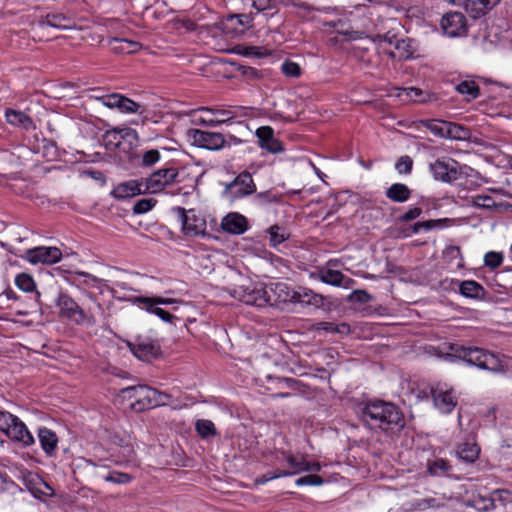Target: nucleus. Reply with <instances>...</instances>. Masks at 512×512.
Returning a JSON list of instances; mask_svg holds the SVG:
<instances>
[{
	"mask_svg": "<svg viewBox=\"0 0 512 512\" xmlns=\"http://www.w3.org/2000/svg\"><path fill=\"white\" fill-rule=\"evenodd\" d=\"M230 295L239 301L257 307L294 303L296 291L287 283L276 282L261 287L255 285H240L229 290Z\"/></svg>",
	"mask_w": 512,
	"mask_h": 512,
	"instance_id": "f257e3e1",
	"label": "nucleus"
},
{
	"mask_svg": "<svg viewBox=\"0 0 512 512\" xmlns=\"http://www.w3.org/2000/svg\"><path fill=\"white\" fill-rule=\"evenodd\" d=\"M360 413L363 421L370 428L389 430L402 429L405 426L402 411L391 402L370 401L361 408Z\"/></svg>",
	"mask_w": 512,
	"mask_h": 512,
	"instance_id": "f03ea898",
	"label": "nucleus"
},
{
	"mask_svg": "<svg viewBox=\"0 0 512 512\" xmlns=\"http://www.w3.org/2000/svg\"><path fill=\"white\" fill-rule=\"evenodd\" d=\"M451 350L455 357L481 370H487L495 374L505 371L503 357L489 350L461 345H453Z\"/></svg>",
	"mask_w": 512,
	"mask_h": 512,
	"instance_id": "7ed1b4c3",
	"label": "nucleus"
},
{
	"mask_svg": "<svg viewBox=\"0 0 512 512\" xmlns=\"http://www.w3.org/2000/svg\"><path fill=\"white\" fill-rule=\"evenodd\" d=\"M276 459L280 463H285L283 464L284 470L278 474L270 476L268 479L294 475L304 471L318 472L321 469V466L318 462H309L305 460L301 455L295 456L284 451L277 452Z\"/></svg>",
	"mask_w": 512,
	"mask_h": 512,
	"instance_id": "20e7f679",
	"label": "nucleus"
},
{
	"mask_svg": "<svg viewBox=\"0 0 512 512\" xmlns=\"http://www.w3.org/2000/svg\"><path fill=\"white\" fill-rule=\"evenodd\" d=\"M121 393L124 398L134 400L131 407L136 411H144L153 408V400L156 394V389L146 385H136L123 388Z\"/></svg>",
	"mask_w": 512,
	"mask_h": 512,
	"instance_id": "39448f33",
	"label": "nucleus"
},
{
	"mask_svg": "<svg viewBox=\"0 0 512 512\" xmlns=\"http://www.w3.org/2000/svg\"><path fill=\"white\" fill-rule=\"evenodd\" d=\"M178 170L176 168H161L149 175L147 178H142L144 183V192L150 194H157L163 191L167 186L176 182L178 177Z\"/></svg>",
	"mask_w": 512,
	"mask_h": 512,
	"instance_id": "423d86ee",
	"label": "nucleus"
},
{
	"mask_svg": "<svg viewBox=\"0 0 512 512\" xmlns=\"http://www.w3.org/2000/svg\"><path fill=\"white\" fill-rule=\"evenodd\" d=\"M429 169L435 180L452 183L462 175L461 165L452 158L444 157L430 163Z\"/></svg>",
	"mask_w": 512,
	"mask_h": 512,
	"instance_id": "0eeeda50",
	"label": "nucleus"
},
{
	"mask_svg": "<svg viewBox=\"0 0 512 512\" xmlns=\"http://www.w3.org/2000/svg\"><path fill=\"white\" fill-rule=\"evenodd\" d=\"M172 211L178 216L182 231L186 236L196 237L205 234L206 221L198 216L193 209L185 210L183 207L177 206Z\"/></svg>",
	"mask_w": 512,
	"mask_h": 512,
	"instance_id": "6e6552de",
	"label": "nucleus"
},
{
	"mask_svg": "<svg viewBox=\"0 0 512 512\" xmlns=\"http://www.w3.org/2000/svg\"><path fill=\"white\" fill-rule=\"evenodd\" d=\"M383 53L391 59L399 61L409 59L413 55V49L409 39L399 38L397 35L386 34L382 41Z\"/></svg>",
	"mask_w": 512,
	"mask_h": 512,
	"instance_id": "1a4fd4ad",
	"label": "nucleus"
},
{
	"mask_svg": "<svg viewBox=\"0 0 512 512\" xmlns=\"http://www.w3.org/2000/svg\"><path fill=\"white\" fill-rule=\"evenodd\" d=\"M188 136L192 144L199 148L218 151L226 146V138L222 133L190 129Z\"/></svg>",
	"mask_w": 512,
	"mask_h": 512,
	"instance_id": "9d476101",
	"label": "nucleus"
},
{
	"mask_svg": "<svg viewBox=\"0 0 512 512\" xmlns=\"http://www.w3.org/2000/svg\"><path fill=\"white\" fill-rule=\"evenodd\" d=\"M256 185L249 172L240 173L232 182L226 185L224 194L227 198L234 200L254 193Z\"/></svg>",
	"mask_w": 512,
	"mask_h": 512,
	"instance_id": "9b49d317",
	"label": "nucleus"
},
{
	"mask_svg": "<svg viewBox=\"0 0 512 512\" xmlns=\"http://www.w3.org/2000/svg\"><path fill=\"white\" fill-rule=\"evenodd\" d=\"M440 27L443 33L449 37L465 36L468 32L466 17L457 11L445 13L441 18Z\"/></svg>",
	"mask_w": 512,
	"mask_h": 512,
	"instance_id": "f8f14e48",
	"label": "nucleus"
},
{
	"mask_svg": "<svg viewBox=\"0 0 512 512\" xmlns=\"http://www.w3.org/2000/svg\"><path fill=\"white\" fill-rule=\"evenodd\" d=\"M24 259L33 265H53L62 259V252L57 247L39 246L28 249L25 252Z\"/></svg>",
	"mask_w": 512,
	"mask_h": 512,
	"instance_id": "ddd939ff",
	"label": "nucleus"
},
{
	"mask_svg": "<svg viewBox=\"0 0 512 512\" xmlns=\"http://www.w3.org/2000/svg\"><path fill=\"white\" fill-rule=\"evenodd\" d=\"M434 405L440 412L449 414L457 405V397L452 388L446 384H437L431 388Z\"/></svg>",
	"mask_w": 512,
	"mask_h": 512,
	"instance_id": "4468645a",
	"label": "nucleus"
},
{
	"mask_svg": "<svg viewBox=\"0 0 512 512\" xmlns=\"http://www.w3.org/2000/svg\"><path fill=\"white\" fill-rule=\"evenodd\" d=\"M455 6H462L473 19L481 18L491 11L500 0H445Z\"/></svg>",
	"mask_w": 512,
	"mask_h": 512,
	"instance_id": "2eb2a0df",
	"label": "nucleus"
},
{
	"mask_svg": "<svg viewBox=\"0 0 512 512\" xmlns=\"http://www.w3.org/2000/svg\"><path fill=\"white\" fill-rule=\"evenodd\" d=\"M98 99L104 106L118 109L121 113L135 114L141 108L139 103L118 93L105 95Z\"/></svg>",
	"mask_w": 512,
	"mask_h": 512,
	"instance_id": "dca6fc26",
	"label": "nucleus"
},
{
	"mask_svg": "<svg viewBox=\"0 0 512 512\" xmlns=\"http://www.w3.org/2000/svg\"><path fill=\"white\" fill-rule=\"evenodd\" d=\"M62 316L67 318H75L77 322H83L86 314L78 303L69 295L61 293L56 301Z\"/></svg>",
	"mask_w": 512,
	"mask_h": 512,
	"instance_id": "f3484780",
	"label": "nucleus"
},
{
	"mask_svg": "<svg viewBox=\"0 0 512 512\" xmlns=\"http://www.w3.org/2000/svg\"><path fill=\"white\" fill-rule=\"evenodd\" d=\"M141 194H146L144 192L143 179L121 182L111 191V196L118 200H124Z\"/></svg>",
	"mask_w": 512,
	"mask_h": 512,
	"instance_id": "a211bd4d",
	"label": "nucleus"
},
{
	"mask_svg": "<svg viewBox=\"0 0 512 512\" xmlns=\"http://www.w3.org/2000/svg\"><path fill=\"white\" fill-rule=\"evenodd\" d=\"M259 146L271 153L282 152V143L274 137V130L270 126L259 127L255 132Z\"/></svg>",
	"mask_w": 512,
	"mask_h": 512,
	"instance_id": "6ab92c4d",
	"label": "nucleus"
},
{
	"mask_svg": "<svg viewBox=\"0 0 512 512\" xmlns=\"http://www.w3.org/2000/svg\"><path fill=\"white\" fill-rule=\"evenodd\" d=\"M6 436L10 440L18 442L24 447H30L35 443L34 436L28 430L25 423L21 421L18 417L16 418V421H14V423L12 424Z\"/></svg>",
	"mask_w": 512,
	"mask_h": 512,
	"instance_id": "aec40b11",
	"label": "nucleus"
},
{
	"mask_svg": "<svg viewBox=\"0 0 512 512\" xmlns=\"http://www.w3.org/2000/svg\"><path fill=\"white\" fill-rule=\"evenodd\" d=\"M37 435L41 448L46 456L54 457L58 449L57 434L47 427H39L37 430Z\"/></svg>",
	"mask_w": 512,
	"mask_h": 512,
	"instance_id": "412c9836",
	"label": "nucleus"
},
{
	"mask_svg": "<svg viewBox=\"0 0 512 512\" xmlns=\"http://www.w3.org/2000/svg\"><path fill=\"white\" fill-rule=\"evenodd\" d=\"M133 354L144 361L156 358L160 354V346L151 340H139L131 346Z\"/></svg>",
	"mask_w": 512,
	"mask_h": 512,
	"instance_id": "4be33fe9",
	"label": "nucleus"
},
{
	"mask_svg": "<svg viewBox=\"0 0 512 512\" xmlns=\"http://www.w3.org/2000/svg\"><path fill=\"white\" fill-rule=\"evenodd\" d=\"M450 284L457 286L462 296L471 299H482L485 295V290L481 284L474 280H450Z\"/></svg>",
	"mask_w": 512,
	"mask_h": 512,
	"instance_id": "5701e85b",
	"label": "nucleus"
},
{
	"mask_svg": "<svg viewBox=\"0 0 512 512\" xmlns=\"http://www.w3.org/2000/svg\"><path fill=\"white\" fill-rule=\"evenodd\" d=\"M202 112L209 113L214 115V118H204L201 117L199 119V122L201 124L215 127L221 124L229 123L231 120L235 118V115L230 110H223V109H213L210 107H201L199 109Z\"/></svg>",
	"mask_w": 512,
	"mask_h": 512,
	"instance_id": "b1692460",
	"label": "nucleus"
},
{
	"mask_svg": "<svg viewBox=\"0 0 512 512\" xmlns=\"http://www.w3.org/2000/svg\"><path fill=\"white\" fill-rule=\"evenodd\" d=\"M221 228L230 234H242L248 228L247 220L239 213H229L222 219Z\"/></svg>",
	"mask_w": 512,
	"mask_h": 512,
	"instance_id": "393cba45",
	"label": "nucleus"
},
{
	"mask_svg": "<svg viewBox=\"0 0 512 512\" xmlns=\"http://www.w3.org/2000/svg\"><path fill=\"white\" fill-rule=\"evenodd\" d=\"M320 280L326 284L332 286H342L344 288H350L355 284V280L345 276L339 270L326 269L320 272Z\"/></svg>",
	"mask_w": 512,
	"mask_h": 512,
	"instance_id": "a878e982",
	"label": "nucleus"
},
{
	"mask_svg": "<svg viewBox=\"0 0 512 512\" xmlns=\"http://www.w3.org/2000/svg\"><path fill=\"white\" fill-rule=\"evenodd\" d=\"M465 505L481 512H486L496 507L495 497L487 493H473L471 497L466 500Z\"/></svg>",
	"mask_w": 512,
	"mask_h": 512,
	"instance_id": "bb28decb",
	"label": "nucleus"
},
{
	"mask_svg": "<svg viewBox=\"0 0 512 512\" xmlns=\"http://www.w3.org/2000/svg\"><path fill=\"white\" fill-rule=\"evenodd\" d=\"M302 306H313L319 308L324 305V297L312 290L301 288L296 291L295 302Z\"/></svg>",
	"mask_w": 512,
	"mask_h": 512,
	"instance_id": "cd10ccee",
	"label": "nucleus"
},
{
	"mask_svg": "<svg viewBox=\"0 0 512 512\" xmlns=\"http://www.w3.org/2000/svg\"><path fill=\"white\" fill-rule=\"evenodd\" d=\"M71 284L75 285L80 289L86 288H100L102 279L87 273V272H75L70 278Z\"/></svg>",
	"mask_w": 512,
	"mask_h": 512,
	"instance_id": "c85d7f7f",
	"label": "nucleus"
},
{
	"mask_svg": "<svg viewBox=\"0 0 512 512\" xmlns=\"http://www.w3.org/2000/svg\"><path fill=\"white\" fill-rule=\"evenodd\" d=\"M388 199L393 202H406L411 196V190L406 184L394 183L385 192Z\"/></svg>",
	"mask_w": 512,
	"mask_h": 512,
	"instance_id": "c756f323",
	"label": "nucleus"
},
{
	"mask_svg": "<svg viewBox=\"0 0 512 512\" xmlns=\"http://www.w3.org/2000/svg\"><path fill=\"white\" fill-rule=\"evenodd\" d=\"M5 116L7 122L14 126H19L26 130L34 127L31 117L22 111L8 109Z\"/></svg>",
	"mask_w": 512,
	"mask_h": 512,
	"instance_id": "7c9ffc66",
	"label": "nucleus"
},
{
	"mask_svg": "<svg viewBox=\"0 0 512 512\" xmlns=\"http://www.w3.org/2000/svg\"><path fill=\"white\" fill-rule=\"evenodd\" d=\"M109 44L114 52L122 54L135 53L141 48L140 43L123 38H112Z\"/></svg>",
	"mask_w": 512,
	"mask_h": 512,
	"instance_id": "2f4dec72",
	"label": "nucleus"
},
{
	"mask_svg": "<svg viewBox=\"0 0 512 512\" xmlns=\"http://www.w3.org/2000/svg\"><path fill=\"white\" fill-rule=\"evenodd\" d=\"M41 24L62 30L71 29L73 26L71 20L60 13L47 14Z\"/></svg>",
	"mask_w": 512,
	"mask_h": 512,
	"instance_id": "473e14b6",
	"label": "nucleus"
},
{
	"mask_svg": "<svg viewBox=\"0 0 512 512\" xmlns=\"http://www.w3.org/2000/svg\"><path fill=\"white\" fill-rule=\"evenodd\" d=\"M470 130L463 125L446 122L445 138L452 140H467L470 138Z\"/></svg>",
	"mask_w": 512,
	"mask_h": 512,
	"instance_id": "72a5a7b5",
	"label": "nucleus"
},
{
	"mask_svg": "<svg viewBox=\"0 0 512 512\" xmlns=\"http://www.w3.org/2000/svg\"><path fill=\"white\" fill-rule=\"evenodd\" d=\"M479 448L475 443L464 442L457 448L459 458L467 463H473L479 455Z\"/></svg>",
	"mask_w": 512,
	"mask_h": 512,
	"instance_id": "f704fd0d",
	"label": "nucleus"
},
{
	"mask_svg": "<svg viewBox=\"0 0 512 512\" xmlns=\"http://www.w3.org/2000/svg\"><path fill=\"white\" fill-rule=\"evenodd\" d=\"M456 90L466 96L467 101H471L476 99L480 95L479 86L473 80H464L461 81L456 86Z\"/></svg>",
	"mask_w": 512,
	"mask_h": 512,
	"instance_id": "c9c22d12",
	"label": "nucleus"
},
{
	"mask_svg": "<svg viewBox=\"0 0 512 512\" xmlns=\"http://www.w3.org/2000/svg\"><path fill=\"white\" fill-rule=\"evenodd\" d=\"M268 234H269V242L272 247L279 246L284 241H286L290 236L287 229L282 226H279V225L271 226L268 230Z\"/></svg>",
	"mask_w": 512,
	"mask_h": 512,
	"instance_id": "e433bc0d",
	"label": "nucleus"
},
{
	"mask_svg": "<svg viewBox=\"0 0 512 512\" xmlns=\"http://www.w3.org/2000/svg\"><path fill=\"white\" fill-rule=\"evenodd\" d=\"M446 122L437 119L421 120L420 123L423 127L428 129L435 136L445 138Z\"/></svg>",
	"mask_w": 512,
	"mask_h": 512,
	"instance_id": "4c0bfd02",
	"label": "nucleus"
},
{
	"mask_svg": "<svg viewBox=\"0 0 512 512\" xmlns=\"http://www.w3.org/2000/svg\"><path fill=\"white\" fill-rule=\"evenodd\" d=\"M195 428L202 438H208L217 434L215 425L211 420L199 419L196 421Z\"/></svg>",
	"mask_w": 512,
	"mask_h": 512,
	"instance_id": "58836bf2",
	"label": "nucleus"
},
{
	"mask_svg": "<svg viewBox=\"0 0 512 512\" xmlns=\"http://www.w3.org/2000/svg\"><path fill=\"white\" fill-rule=\"evenodd\" d=\"M15 285L24 292H32L36 288L33 277L27 273H20L15 277Z\"/></svg>",
	"mask_w": 512,
	"mask_h": 512,
	"instance_id": "ea45409f",
	"label": "nucleus"
},
{
	"mask_svg": "<svg viewBox=\"0 0 512 512\" xmlns=\"http://www.w3.org/2000/svg\"><path fill=\"white\" fill-rule=\"evenodd\" d=\"M443 256L444 259L449 263L456 261L455 265L457 268H462L464 266L461 250L458 246L447 247L443 252Z\"/></svg>",
	"mask_w": 512,
	"mask_h": 512,
	"instance_id": "a19ab883",
	"label": "nucleus"
},
{
	"mask_svg": "<svg viewBox=\"0 0 512 512\" xmlns=\"http://www.w3.org/2000/svg\"><path fill=\"white\" fill-rule=\"evenodd\" d=\"M138 140L139 138L136 130L129 127L120 128V141L122 142V146L127 144L130 149L137 146Z\"/></svg>",
	"mask_w": 512,
	"mask_h": 512,
	"instance_id": "79ce46f5",
	"label": "nucleus"
},
{
	"mask_svg": "<svg viewBox=\"0 0 512 512\" xmlns=\"http://www.w3.org/2000/svg\"><path fill=\"white\" fill-rule=\"evenodd\" d=\"M130 301H132L133 303L140 304V307L149 313H153V310L155 309V307L159 305L158 302H162L160 299H158L156 297H144V296L131 298Z\"/></svg>",
	"mask_w": 512,
	"mask_h": 512,
	"instance_id": "37998d69",
	"label": "nucleus"
},
{
	"mask_svg": "<svg viewBox=\"0 0 512 512\" xmlns=\"http://www.w3.org/2000/svg\"><path fill=\"white\" fill-rule=\"evenodd\" d=\"M157 204V200L154 198H143L138 200L133 206L134 214H144L152 210Z\"/></svg>",
	"mask_w": 512,
	"mask_h": 512,
	"instance_id": "c03bdc74",
	"label": "nucleus"
},
{
	"mask_svg": "<svg viewBox=\"0 0 512 512\" xmlns=\"http://www.w3.org/2000/svg\"><path fill=\"white\" fill-rule=\"evenodd\" d=\"M104 142L107 147L121 148L122 142L120 141V128H114L106 131L104 134Z\"/></svg>",
	"mask_w": 512,
	"mask_h": 512,
	"instance_id": "a18cd8bd",
	"label": "nucleus"
},
{
	"mask_svg": "<svg viewBox=\"0 0 512 512\" xmlns=\"http://www.w3.org/2000/svg\"><path fill=\"white\" fill-rule=\"evenodd\" d=\"M106 482L126 484L132 481L133 476L124 472L113 471L103 477Z\"/></svg>",
	"mask_w": 512,
	"mask_h": 512,
	"instance_id": "49530a36",
	"label": "nucleus"
},
{
	"mask_svg": "<svg viewBox=\"0 0 512 512\" xmlns=\"http://www.w3.org/2000/svg\"><path fill=\"white\" fill-rule=\"evenodd\" d=\"M402 92L408 97L410 100L414 102H426L428 94L422 91L420 88L417 87H408L403 88Z\"/></svg>",
	"mask_w": 512,
	"mask_h": 512,
	"instance_id": "de8ad7c7",
	"label": "nucleus"
},
{
	"mask_svg": "<svg viewBox=\"0 0 512 512\" xmlns=\"http://www.w3.org/2000/svg\"><path fill=\"white\" fill-rule=\"evenodd\" d=\"M412 167H413V160L408 155L401 156L395 164V169L400 174H410L412 171Z\"/></svg>",
	"mask_w": 512,
	"mask_h": 512,
	"instance_id": "09e8293b",
	"label": "nucleus"
},
{
	"mask_svg": "<svg viewBox=\"0 0 512 512\" xmlns=\"http://www.w3.org/2000/svg\"><path fill=\"white\" fill-rule=\"evenodd\" d=\"M450 466L444 459H436L429 463L428 470L432 475H441L449 470Z\"/></svg>",
	"mask_w": 512,
	"mask_h": 512,
	"instance_id": "8fccbe9b",
	"label": "nucleus"
},
{
	"mask_svg": "<svg viewBox=\"0 0 512 512\" xmlns=\"http://www.w3.org/2000/svg\"><path fill=\"white\" fill-rule=\"evenodd\" d=\"M32 479L30 480V483H34L35 485H38V487L35 488L36 492L51 497L54 495V490L52 487H50L46 482H44L41 478L38 476L31 475Z\"/></svg>",
	"mask_w": 512,
	"mask_h": 512,
	"instance_id": "3c124183",
	"label": "nucleus"
},
{
	"mask_svg": "<svg viewBox=\"0 0 512 512\" xmlns=\"http://www.w3.org/2000/svg\"><path fill=\"white\" fill-rule=\"evenodd\" d=\"M17 416L6 412L0 411V431L5 433V435L9 432L12 424L16 421Z\"/></svg>",
	"mask_w": 512,
	"mask_h": 512,
	"instance_id": "603ef678",
	"label": "nucleus"
},
{
	"mask_svg": "<svg viewBox=\"0 0 512 512\" xmlns=\"http://www.w3.org/2000/svg\"><path fill=\"white\" fill-rule=\"evenodd\" d=\"M443 503L439 502L436 498L428 497L421 500H417L414 503V508L419 510H425L428 508H439Z\"/></svg>",
	"mask_w": 512,
	"mask_h": 512,
	"instance_id": "864d4df0",
	"label": "nucleus"
},
{
	"mask_svg": "<svg viewBox=\"0 0 512 512\" xmlns=\"http://www.w3.org/2000/svg\"><path fill=\"white\" fill-rule=\"evenodd\" d=\"M503 257L500 253L490 251L484 256V263L486 266L495 269L502 264Z\"/></svg>",
	"mask_w": 512,
	"mask_h": 512,
	"instance_id": "5fc2aeb1",
	"label": "nucleus"
},
{
	"mask_svg": "<svg viewBox=\"0 0 512 512\" xmlns=\"http://www.w3.org/2000/svg\"><path fill=\"white\" fill-rule=\"evenodd\" d=\"M350 302L366 304L372 300V296L365 290H354L348 297Z\"/></svg>",
	"mask_w": 512,
	"mask_h": 512,
	"instance_id": "6e6d98bb",
	"label": "nucleus"
},
{
	"mask_svg": "<svg viewBox=\"0 0 512 512\" xmlns=\"http://www.w3.org/2000/svg\"><path fill=\"white\" fill-rule=\"evenodd\" d=\"M160 160V153L156 149H151L144 152L142 156V165L150 167L156 164Z\"/></svg>",
	"mask_w": 512,
	"mask_h": 512,
	"instance_id": "4d7b16f0",
	"label": "nucleus"
},
{
	"mask_svg": "<svg viewBox=\"0 0 512 512\" xmlns=\"http://www.w3.org/2000/svg\"><path fill=\"white\" fill-rule=\"evenodd\" d=\"M473 203L476 207L485 209H492L496 206L495 201L491 196L488 195H477L473 199Z\"/></svg>",
	"mask_w": 512,
	"mask_h": 512,
	"instance_id": "13d9d810",
	"label": "nucleus"
},
{
	"mask_svg": "<svg viewBox=\"0 0 512 512\" xmlns=\"http://www.w3.org/2000/svg\"><path fill=\"white\" fill-rule=\"evenodd\" d=\"M282 72L289 77H298L300 75V67L297 63L286 61L281 66Z\"/></svg>",
	"mask_w": 512,
	"mask_h": 512,
	"instance_id": "bf43d9fd",
	"label": "nucleus"
},
{
	"mask_svg": "<svg viewBox=\"0 0 512 512\" xmlns=\"http://www.w3.org/2000/svg\"><path fill=\"white\" fill-rule=\"evenodd\" d=\"M322 483H323V479L318 475H306V476L300 477L296 480V484L298 486H303V485L317 486V485H321Z\"/></svg>",
	"mask_w": 512,
	"mask_h": 512,
	"instance_id": "052dcab7",
	"label": "nucleus"
},
{
	"mask_svg": "<svg viewBox=\"0 0 512 512\" xmlns=\"http://www.w3.org/2000/svg\"><path fill=\"white\" fill-rule=\"evenodd\" d=\"M422 213V209L420 207L410 208L407 212L400 216L399 220L402 222H409L416 218H418Z\"/></svg>",
	"mask_w": 512,
	"mask_h": 512,
	"instance_id": "680f3d73",
	"label": "nucleus"
},
{
	"mask_svg": "<svg viewBox=\"0 0 512 512\" xmlns=\"http://www.w3.org/2000/svg\"><path fill=\"white\" fill-rule=\"evenodd\" d=\"M491 495L492 497H495V502L499 501L503 505L511 501V493L507 490H495Z\"/></svg>",
	"mask_w": 512,
	"mask_h": 512,
	"instance_id": "e2e57ef3",
	"label": "nucleus"
},
{
	"mask_svg": "<svg viewBox=\"0 0 512 512\" xmlns=\"http://www.w3.org/2000/svg\"><path fill=\"white\" fill-rule=\"evenodd\" d=\"M156 394L158 396L154 397L153 402L155 401V403H153V408L157 407V406L166 405L169 402L170 398H171V396L168 395L167 393L161 392V391H158V390H156Z\"/></svg>",
	"mask_w": 512,
	"mask_h": 512,
	"instance_id": "0e129e2a",
	"label": "nucleus"
},
{
	"mask_svg": "<svg viewBox=\"0 0 512 512\" xmlns=\"http://www.w3.org/2000/svg\"><path fill=\"white\" fill-rule=\"evenodd\" d=\"M446 221V219H438V220H427L422 221V230L424 231H430L434 228H441L443 225L442 223Z\"/></svg>",
	"mask_w": 512,
	"mask_h": 512,
	"instance_id": "69168bd1",
	"label": "nucleus"
},
{
	"mask_svg": "<svg viewBox=\"0 0 512 512\" xmlns=\"http://www.w3.org/2000/svg\"><path fill=\"white\" fill-rule=\"evenodd\" d=\"M252 6L259 12L272 9L271 0H253Z\"/></svg>",
	"mask_w": 512,
	"mask_h": 512,
	"instance_id": "338daca9",
	"label": "nucleus"
},
{
	"mask_svg": "<svg viewBox=\"0 0 512 512\" xmlns=\"http://www.w3.org/2000/svg\"><path fill=\"white\" fill-rule=\"evenodd\" d=\"M152 314L157 315L159 318H161L164 322H167V323L172 322V320L174 318V316L172 314H170L169 312H167L164 309L159 308L157 306L153 310Z\"/></svg>",
	"mask_w": 512,
	"mask_h": 512,
	"instance_id": "774afa93",
	"label": "nucleus"
}]
</instances>
